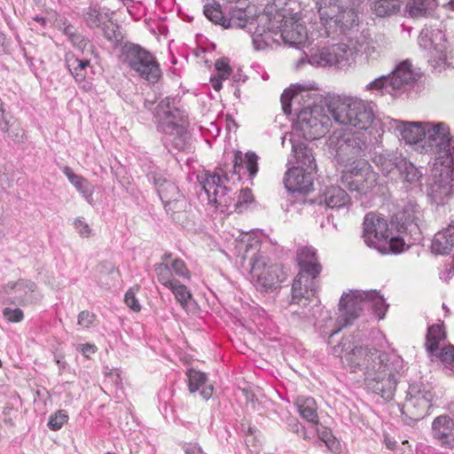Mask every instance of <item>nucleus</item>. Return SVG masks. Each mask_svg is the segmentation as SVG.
<instances>
[{"label": "nucleus", "instance_id": "f257e3e1", "mask_svg": "<svg viewBox=\"0 0 454 454\" xmlns=\"http://www.w3.org/2000/svg\"><path fill=\"white\" fill-rule=\"evenodd\" d=\"M332 117L335 122L366 130L375 120L374 104L356 97L332 99Z\"/></svg>", "mask_w": 454, "mask_h": 454}, {"label": "nucleus", "instance_id": "f03ea898", "mask_svg": "<svg viewBox=\"0 0 454 454\" xmlns=\"http://www.w3.org/2000/svg\"><path fill=\"white\" fill-rule=\"evenodd\" d=\"M155 116L159 128L165 134V144L172 145L178 151L186 150L191 145V135L184 123L183 114L176 106V99L167 97L155 108Z\"/></svg>", "mask_w": 454, "mask_h": 454}, {"label": "nucleus", "instance_id": "7ed1b4c3", "mask_svg": "<svg viewBox=\"0 0 454 454\" xmlns=\"http://www.w3.org/2000/svg\"><path fill=\"white\" fill-rule=\"evenodd\" d=\"M325 146L329 157L343 168L354 161L364 160L361 158L365 157L369 150L364 135L340 130L334 131L327 138Z\"/></svg>", "mask_w": 454, "mask_h": 454}, {"label": "nucleus", "instance_id": "20e7f679", "mask_svg": "<svg viewBox=\"0 0 454 454\" xmlns=\"http://www.w3.org/2000/svg\"><path fill=\"white\" fill-rule=\"evenodd\" d=\"M420 153L435 155L434 166H454V140L444 122H427Z\"/></svg>", "mask_w": 454, "mask_h": 454}, {"label": "nucleus", "instance_id": "39448f33", "mask_svg": "<svg viewBox=\"0 0 454 454\" xmlns=\"http://www.w3.org/2000/svg\"><path fill=\"white\" fill-rule=\"evenodd\" d=\"M300 271L293 282L294 299L313 297L318 288V277L322 266L317 257V250L313 247H302L297 254Z\"/></svg>", "mask_w": 454, "mask_h": 454}, {"label": "nucleus", "instance_id": "423d86ee", "mask_svg": "<svg viewBox=\"0 0 454 454\" xmlns=\"http://www.w3.org/2000/svg\"><path fill=\"white\" fill-rule=\"evenodd\" d=\"M363 238L364 243L382 254L399 253L403 250V237L394 236L386 219L374 214H366L364 219Z\"/></svg>", "mask_w": 454, "mask_h": 454}, {"label": "nucleus", "instance_id": "0eeeda50", "mask_svg": "<svg viewBox=\"0 0 454 454\" xmlns=\"http://www.w3.org/2000/svg\"><path fill=\"white\" fill-rule=\"evenodd\" d=\"M332 100L325 107L319 105L305 106L297 113L295 128L306 140L325 136L332 126Z\"/></svg>", "mask_w": 454, "mask_h": 454}, {"label": "nucleus", "instance_id": "6e6552de", "mask_svg": "<svg viewBox=\"0 0 454 454\" xmlns=\"http://www.w3.org/2000/svg\"><path fill=\"white\" fill-rule=\"evenodd\" d=\"M333 353L335 356L340 357L344 364H347L352 372L361 371L364 378L368 372L375 370V363L379 350L354 345L352 340L348 337L342 338L341 340L333 348Z\"/></svg>", "mask_w": 454, "mask_h": 454}, {"label": "nucleus", "instance_id": "1a4fd4ad", "mask_svg": "<svg viewBox=\"0 0 454 454\" xmlns=\"http://www.w3.org/2000/svg\"><path fill=\"white\" fill-rule=\"evenodd\" d=\"M360 47H362V44L359 43L353 46L340 43L325 47L312 53L309 57L301 58L296 62L295 67L300 68L305 63H309L313 67L343 68L350 65V60L354 54L360 50Z\"/></svg>", "mask_w": 454, "mask_h": 454}, {"label": "nucleus", "instance_id": "9d476101", "mask_svg": "<svg viewBox=\"0 0 454 454\" xmlns=\"http://www.w3.org/2000/svg\"><path fill=\"white\" fill-rule=\"evenodd\" d=\"M122 61L142 79L155 83L161 76L156 58L147 50L135 43H127L121 51Z\"/></svg>", "mask_w": 454, "mask_h": 454}, {"label": "nucleus", "instance_id": "9b49d317", "mask_svg": "<svg viewBox=\"0 0 454 454\" xmlns=\"http://www.w3.org/2000/svg\"><path fill=\"white\" fill-rule=\"evenodd\" d=\"M378 174L367 160H356L341 171L340 183L360 195L370 192L377 184Z\"/></svg>", "mask_w": 454, "mask_h": 454}, {"label": "nucleus", "instance_id": "f8f14e48", "mask_svg": "<svg viewBox=\"0 0 454 454\" xmlns=\"http://www.w3.org/2000/svg\"><path fill=\"white\" fill-rule=\"evenodd\" d=\"M422 210L419 204L412 200L403 201L400 210L392 217L391 223L399 233L408 238L410 243L419 242L422 239L420 222Z\"/></svg>", "mask_w": 454, "mask_h": 454}, {"label": "nucleus", "instance_id": "ddd939ff", "mask_svg": "<svg viewBox=\"0 0 454 454\" xmlns=\"http://www.w3.org/2000/svg\"><path fill=\"white\" fill-rule=\"evenodd\" d=\"M419 47L429 51L428 62L434 71L442 72L447 67L448 42L442 29L424 27L418 37Z\"/></svg>", "mask_w": 454, "mask_h": 454}, {"label": "nucleus", "instance_id": "4468645a", "mask_svg": "<svg viewBox=\"0 0 454 454\" xmlns=\"http://www.w3.org/2000/svg\"><path fill=\"white\" fill-rule=\"evenodd\" d=\"M146 178L155 187L167 213L173 215L185 210L187 201L179 188L171 180L157 171L148 172Z\"/></svg>", "mask_w": 454, "mask_h": 454}, {"label": "nucleus", "instance_id": "2eb2a0df", "mask_svg": "<svg viewBox=\"0 0 454 454\" xmlns=\"http://www.w3.org/2000/svg\"><path fill=\"white\" fill-rule=\"evenodd\" d=\"M403 0H375L371 4L372 12L380 18L396 14ZM437 6L436 0H410L406 5L409 15L412 18L425 17Z\"/></svg>", "mask_w": 454, "mask_h": 454}, {"label": "nucleus", "instance_id": "dca6fc26", "mask_svg": "<svg viewBox=\"0 0 454 454\" xmlns=\"http://www.w3.org/2000/svg\"><path fill=\"white\" fill-rule=\"evenodd\" d=\"M434 395L430 389L420 384L409 386L405 401L400 405L403 415L411 420L423 419L431 408Z\"/></svg>", "mask_w": 454, "mask_h": 454}, {"label": "nucleus", "instance_id": "f3484780", "mask_svg": "<svg viewBox=\"0 0 454 454\" xmlns=\"http://www.w3.org/2000/svg\"><path fill=\"white\" fill-rule=\"evenodd\" d=\"M454 166H433L427 184V195L436 204H442L451 193Z\"/></svg>", "mask_w": 454, "mask_h": 454}, {"label": "nucleus", "instance_id": "a211bd4d", "mask_svg": "<svg viewBox=\"0 0 454 454\" xmlns=\"http://www.w3.org/2000/svg\"><path fill=\"white\" fill-rule=\"evenodd\" d=\"M4 291L8 295L4 302L13 305H35L43 298L36 284L28 279L21 278L16 282H9L4 286Z\"/></svg>", "mask_w": 454, "mask_h": 454}, {"label": "nucleus", "instance_id": "6ab92c4d", "mask_svg": "<svg viewBox=\"0 0 454 454\" xmlns=\"http://www.w3.org/2000/svg\"><path fill=\"white\" fill-rule=\"evenodd\" d=\"M426 123L419 121H403L387 117L383 121V125L389 130L393 131L405 141L406 144L412 145L414 149L420 153V143L426 133Z\"/></svg>", "mask_w": 454, "mask_h": 454}, {"label": "nucleus", "instance_id": "aec40b11", "mask_svg": "<svg viewBox=\"0 0 454 454\" xmlns=\"http://www.w3.org/2000/svg\"><path fill=\"white\" fill-rule=\"evenodd\" d=\"M251 275L258 286L262 288L273 289L282 281V270L278 264L268 265L263 256H254L251 259Z\"/></svg>", "mask_w": 454, "mask_h": 454}, {"label": "nucleus", "instance_id": "412c9836", "mask_svg": "<svg viewBox=\"0 0 454 454\" xmlns=\"http://www.w3.org/2000/svg\"><path fill=\"white\" fill-rule=\"evenodd\" d=\"M365 294H367V291L358 290L342 294L339 303L340 315L338 318L342 326L350 325L367 306V295Z\"/></svg>", "mask_w": 454, "mask_h": 454}, {"label": "nucleus", "instance_id": "4be33fe9", "mask_svg": "<svg viewBox=\"0 0 454 454\" xmlns=\"http://www.w3.org/2000/svg\"><path fill=\"white\" fill-rule=\"evenodd\" d=\"M391 87L394 90V98H398L419 79V74L415 72L409 60L399 63L391 74H388Z\"/></svg>", "mask_w": 454, "mask_h": 454}, {"label": "nucleus", "instance_id": "5701e85b", "mask_svg": "<svg viewBox=\"0 0 454 454\" xmlns=\"http://www.w3.org/2000/svg\"><path fill=\"white\" fill-rule=\"evenodd\" d=\"M352 7L342 8L337 17L325 27V33L327 36L334 35L335 34H348L356 27H358V15L355 11L364 0H349Z\"/></svg>", "mask_w": 454, "mask_h": 454}, {"label": "nucleus", "instance_id": "b1692460", "mask_svg": "<svg viewBox=\"0 0 454 454\" xmlns=\"http://www.w3.org/2000/svg\"><path fill=\"white\" fill-rule=\"evenodd\" d=\"M399 380L389 378L386 373L376 372V369L364 378L366 388L380 395L384 401H391L396 391V387Z\"/></svg>", "mask_w": 454, "mask_h": 454}, {"label": "nucleus", "instance_id": "393cba45", "mask_svg": "<svg viewBox=\"0 0 454 454\" xmlns=\"http://www.w3.org/2000/svg\"><path fill=\"white\" fill-rule=\"evenodd\" d=\"M284 184L288 192L308 193L313 186L311 172L301 167H292L286 172Z\"/></svg>", "mask_w": 454, "mask_h": 454}, {"label": "nucleus", "instance_id": "a878e982", "mask_svg": "<svg viewBox=\"0 0 454 454\" xmlns=\"http://www.w3.org/2000/svg\"><path fill=\"white\" fill-rule=\"evenodd\" d=\"M376 372H381L382 374L395 380H400L405 371V365L403 358L396 353L382 352L379 350L375 363Z\"/></svg>", "mask_w": 454, "mask_h": 454}, {"label": "nucleus", "instance_id": "bb28decb", "mask_svg": "<svg viewBox=\"0 0 454 454\" xmlns=\"http://www.w3.org/2000/svg\"><path fill=\"white\" fill-rule=\"evenodd\" d=\"M279 38L286 44L293 47L303 46L308 40V32L306 27L297 20L289 19L280 27Z\"/></svg>", "mask_w": 454, "mask_h": 454}, {"label": "nucleus", "instance_id": "cd10ccee", "mask_svg": "<svg viewBox=\"0 0 454 454\" xmlns=\"http://www.w3.org/2000/svg\"><path fill=\"white\" fill-rule=\"evenodd\" d=\"M280 28L274 27L271 20H267L263 25H258L252 35L255 50H263L279 41Z\"/></svg>", "mask_w": 454, "mask_h": 454}, {"label": "nucleus", "instance_id": "c85d7f7f", "mask_svg": "<svg viewBox=\"0 0 454 454\" xmlns=\"http://www.w3.org/2000/svg\"><path fill=\"white\" fill-rule=\"evenodd\" d=\"M323 200L326 207L335 210L348 209L351 205V199L348 192L340 186L327 187L323 194Z\"/></svg>", "mask_w": 454, "mask_h": 454}, {"label": "nucleus", "instance_id": "c756f323", "mask_svg": "<svg viewBox=\"0 0 454 454\" xmlns=\"http://www.w3.org/2000/svg\"><path fill=\"white\" fill-rule=\"evenodd\" d=\"M432 432L434 437L442 441V444L454 447V420L449 416H439L434 419Z\"/></svg>", "mask_w": 454, "mask_h": 454}, {"label": "nucleus", "instance_id": "7c9ffc66", "mask_svg": "<svg viewBox=\"0 0 454 454\" xmlns=\"http://www.w3.org/2000/svg\"><path fill=\"white\" fill-rule=\"evenodd\" d=\"M244 2H238L235 6L230 7L226 13V19L222 23L224 28H242L249 22L251 11L248 6H244Z\"/></svg>", "mask_w": 454, "mask_h": 454}, {"label": "nucleus", "instance_id": "2f4dec72", "mask_svg": "<svg viewBox=\"0 0 454 454\" xmlns=\"http://www.w3.org/2000/svg\"><path fill=\"white\" fill-rule=\"evenodd\" d=\"M405 157L402 153L394 151H383L376 153L372 157V161L381 170L384 176H387L394 169H399Z\"/></svg>", "mask_w": 454, "mask_h": 454}, {"label": "nucleus", "instance_id": "473e14b6", "mask_svg": "<svg viewBox=\"0 0 454 454\" xmlns=\"http://www.w3.org/2000/svg\"><path fill=\"white\" fill-rule=\"evenodd\" d=\"M232 163L231 172L234 175H241L244 168L251 178L254 177L258 172V156L254 152H247L244 157L241 152H235Z\"/></svg>", "mask_w": 454, "mask_h": 454}, {"label": "nucleus", "instance_id": "72a5a7b5", "mask_svg": "<svg viewBox=\"0 0 454 454\" xmlns=\"http://www.w3.org/2000/svg\"><path fill=\"white\" fill-rule=\"evenodd\" d=\"M316 294L307 299L302 297L301 299H294V295L292 294V301L289 305L291 318L293 321H301V322H309L310 323L314 317V312L312 311L311 307H308L307 301L312 302L314 301V298Z\"/></svg>", "mask_w": 454, "mask_h": 454}, {"label": "nucleus", "instance_id": "f704fd0d", "mask_svg": "<svg viewBox=\"0 0 454 454\" xmlns=\"http://www.w3.org/2000/svg\"><path fill=\"white\" fill-rule=\"evenodd\" d=\"M322 25L325 27L344 7L341 0H314Z\"/></svg>", "mask_w": 454, "mask_h": 454}, {"label": "nucleus", "instance_id": "c9c22d12", "mask_svg": "<svg viewBox=\"0 0 454 454\" xmlns=\"http://www.w3.org/2000/svg\"><path fill=\"white\" fill-rule=\"evenodd\" d=\"M294 405L303 419L313 425H318L317 404L314 398L303 395L298 396L294 401Z\"/></svg>", "mask_w": 454, "mask_h": 454}, {"label": "nucleus", "instance_id": "e433bc0d", "mask_svg": "<svg viewBox=\"0 0 454 454\" xmlns=\"http://www.w3.org/2000/svg\"><path fill=\"white\" fill-rule=\"evenodd\" d=\"M63 173L67 176L69 182L82 195L86 201L91 205L93 202V185L84 177L74 174L69 167H65L63 168Z\"/></svg>", "mask_w": 454, "mask_h": 454}, {"label": "nucleus", "instance_id": "4c0bfd02", "mask_svg": "<svg viewBox=\"0 0 454 454\" xmlns=\"http://www.w3.org/2000/svg\"><path fill=\"white\" fill-rule=\"evenodd\" d=\"M66 67L69 70L75 82H82L86 79L87 69L90 67V62L88 59H80L73 53H67L65 56Z\"/></svg>", "mask_w": 454, "mask_h": 454}, {"label": "nucleus", "instance_id": "58836bf2", "mask_svg": "<svg viewBox=\"0 0 454 454\" xmlns=\"http://www.w3.org/2000/svg\"><path fill=\"white\" fill-rule=\"evenodd\" d=\"M292 148L298 163L297 167H301L302 168H306V170L309 172L316 170L317 163L312 149L309 148L303 143H299L297 145L293 144Z\"/></svg>", "mask_w": 454, "mask_h": 454}, {"label": "nucleus", "instance_id": "ea45409f", "mask_svg": "<svg viewBox=\"0 0 454 454\" xmlns=\"http://www.w3.org/2000/svg\"><path fill=\"white\" fill-rule=\"evenodd\" d=\"M446 338L443 325H433L428 326L426 336V349L430 356H438L439 343Z\"/></svg>", "mask_w": 454, "mask_h": 454}, {"label": "nucleus", "instance_id": "a19ab883", "mask_svg": "<svg viewBox=\"0 0 454 454\" xmlns=\"http://www.w3.org/2000/svg\"><path fill=\"white\" fill-rule=\"evenodd\" d=\"M198 178L207 195V199L212 196L213 191L216 189L219 184H225L229 181L226 172L222 168H220V172L210 173L207 171Z\"/></svg>", "mask_w": 454, "mask_h": 454}, {"label": "nucleus", "instance_id": "79ce46f5", "mask_svg": "<svg viewBox=\"0 0 454 454\" xmlns=\"http://www.w3.org/2000/svg\"><path fill=\"white\" fill-rule=\"evenodd\" d=\"M398 171L403 182L408 183L410 184H415L419 183L423 176L422 172L406 158L403 161Z\"/></svg>", "mask_w": 454, "mask_h": 454}, {"label": "nucleus", "instance_id": "37998d69", "mask_svg": "<svg viewBox=\"0 0 454 454\" xmlns=\"http://www.w3.org/2000/svg\"><path fill=\"white\" fill-rule=\"evenodd\" d=\"M365 90L375 92L380 96L388 94L394 98V90L391 87L388 75H381L374 79L365 86Z\"/></svg>", "mask_w": 454, "mask_h": 454}, {"label": "nucleus", "instance_id": "c03bdc74", "mask_svg": "<svg viewBox=\"0 0 454 454\" xmlns=\"http://www.w3.org/2000/svg\"><path fill=\"white\" fill-rule=\"evenodd\" d=\"M153 270L156 274L157 280L168 289L174 285L175 278L168 263L160 262L153 265Z\"/></svg>", "mask_w": 454, "mask_h": 454}, {"label": "nucleus", "instance_id": "a18cd8bd", "mask_svg": "<svg viewBox=\"0 0 454 454\" xmlns=\"http://www.w3.org/2000/svg\"><path fill=\"white\" fill-rule=\"evenodd\" d=\"M203 13L210 21L221 26L226 19V11H223L220 4L215 1L206 4Z\"/></svg>", "mask_w": 454, "mask_h": 454}, {"label": "nucleus", "instance_id": "49530a36", "mask_svg": "<svg viewBox=\"0 0 454 454\" xmlns=\"http://www.w3.org/2000/svg\"><path fill=\"white\" fill-rule=\"evenodd\" d=\"M168 289L172 292L181 307L186 309L192 298V294L188 287L177 280Z\"/></svg>", "mask_w": 454, "mask_h": 454}, {"label": "nucleus", "instance_id": "de8ad7c7", "mask_svg": "<svg viewBox=\"0 0 454 454\" xmlns=\"http://www.w3.org/2000/svg\"><path fill=\"white\" fill-rule=\"evenodd\" d=\"M104 36L115 45L120 44L123 40L122 33L117 23L114 22L110 18L101 27Z\"/></svg>", "mask_w": 454, "mask_h": 454}, {"label": "nucleus", "instance_id": "09e8293b", "mask_svg": "<svg viewBox=\"0 0 454 454\" xmlns=\"http://www.w3.org/2000/svg\"><path fill=\"white\" fill-rule=\"evenodd\" d=\"M367 306H371L380 318H383L387 305L381 295L374 290L367 291Z\"/></svg>", "mask_w": 454, "mask_h": 454}, {"label": "nucleus", "instance_id": "8fccbe9b", "mask_svg": "<svg viewBox=\"0 0 454 454\" xmlns=\"http://www.w3.org/2000/svg\"><path fill=\"white\" fill-rule=\"evenodd\" d=\"M229 189L225 184H219L216 189L212 192V196H209L208 200L218 204L219 206H229L232 200L231 197L228 195Z\"/></svg>", "mask_w": 454, "mask_h": 454}, {"label": "nucleus", "instance_id": "3c124183", "mask_svg": "<svg viewBox=\"0 0 454 454\" xmlns=\"http://www.w3.org/2000/svg\"><path fill=\"white\" fill-rule=\"evenodd\" d=\"M187 377L189 381V390L191 393L196 392L207 382V375L195 369L188 370Z\"/></svg>", "mask_w": 454, "mask_h": 454}, {"label": "nucleus", "instance_id": "603ef678", "mask_svg": "<svg viewBox=\"0 0 454 454\" xmlns=\"http://www.w3.org/2000/svg\"><path fill=\"white\" fill-rule=\"evenodd\" d=\"M109 19L107 13H101L96 8H90L87 12L86 16V24L93 28V27H100L105 24V22Z\"/></svg>", "mask_w": 454, "mask_h": 454}, {"label": "nucleus", "instance_id": "864d4df0", "mask_svg": "<svg viewBox=\"0 0 454 454\" xmlns=\"http://www.w3.org/2000/svg\"><path fill=\"white\" fill-rule=\"evenodd\" d=\"M300 94L294 91L292 88L286 89L281 95V105L283 111L286 114H290L292 112L291 102L299 101Z\"/></svg>", "mask_w": 454, "mask_h": 454}, {"label": "nucleus", "instance_id": "5fc2aeb1", "mask_svg": "<svg viewBox=\"0 0 454 454\" xmlns=\"http://www.w3.org/2000/svg\"><path fill=\"white\" fill-rule=\"evenodd\" d=\"M68 420L67 412L64 410H59L54 414L51 415L48 421V427L51 430L60 429L65 423Z\"/></svg>", "mask_w": 454, "mask_h": 454}, {"label": "nucleus", "instance_id": "6e6d98bb", "mask_svg": "<svg viewBox=\"0 0 454 454\" xmlns=\"http://www.w3.org/2000/svg\"><path fill=\"white\" fill-rule=\"evenodd\" d=\"M169 267L172 270V273L176 274L179 278H182L187 279V280L191 279V273H190L189 270L187 269L185 262L183 260H181L179 258H175L170 262Z\"/></svg>", "mask_w": 454, "mask_h": 454}, {"label": "nucleus", "instance_id": "4d7b16f0", "mask_svg": "<svg viewBox=\"0 0 454 454\" xmlns=\"http://www.w3.org/2000/svg\"><path fill=\"white\" fill-rule=\"evenodd\" d=\"M253 201V194L250 189L247 188L240 191L235 207L239 212H242L249 203Z\"/></svg>", "mask_w": 454, "mask_h": 454}, {"label": "nucleus", "instance_id": "13d9d810", "mask_svg": "<svg viewBox=\"0 0 454 454\" xmlns=\"http://www.w3.org/2000/svg\"><path fill=\"white\" fill-rule=\"evenodd\" d=\"M3 316L8 322L11 323H19L21 322L24 318V313L22 309L19 308H4L3 310Z\"/></svg>", "mask_w": 454, "mask_h": 454}, {"label": "nucleus", "instance_id": "bf43d9fd", "mask_svg": "<svg viewBox=\"0 0 454 454\" xmlns=\"http://www.w3.org/2000/svg\"><path fill=\"white\" fill-rule=\"evenodd\" d=\"M97 271L101 276L99 278L98 283H101L102 285H107V283L103 282L102 277L114 274L115 272V266L109 261H103L97 266Z\"/></svg>", "mask_w": 454, "mask_h": 454}, {"label": "nucleus", "instance_id": "052dcab7", "mask_svg": "<svg viewBox=\"0 0 454 454\" xmlns=\"http://www.w3.org/2000/svg\"><path fill=\"white\" fill-rule=\"evenodd\" d=\"M318 438L325 443L329 449H333V445L336 444V440L333 437L332 432L326 427L317 428Z\"/></svg>", "mask_w": 454, "mask_h": 454}, {"label": "nucleus", "instance_id": "680f3d73", "mask_svg": "<svg viewBox=\"0 0 454 454\" xmlns=\"http://www.w3.org/2000/svg\"><path fill=\"white\" fill-rule=\"evenodd\" d=\"M95 320L96 316L93 313L89 310H82L78 314L77 324L82 328H89L93 325Z\"/></svg>", "mask_w": 454, "mask_h": 454}, {"label": "nucleus", "instance_id": "e2e57ef3", "mask_svg": "<svg viewBox=\"0 0 454 454\" xmlns=\"http://www.w3.org/2000/svg\"><path fill=\"white\" fill-rule=\"evenodd\" d=\"M438 356L443 363L448 364L454 370V346L442 348Z\"/></svg>", "mask_w": 454, "mask_h": 454}, {"label": "nucleus", "instance_id": "0e129e2a", "mask_svg": "<svg viewBox=\"0 0 454 454\" xmlns=\"http://www.w3.org/2000/svg\"><path fill=\"white\" fill-rule=\"evenodd\" d=\"M8 137L14 142H20L24 137V130L20 128L19 124L12 121L9 127V130L5 132Z\"/></svg>", "mask_w": 454, "mask_h": 454}, {"label": "nucleus", "instance_id": "69168bd1", "mask_svg": "<svg viewBox=\"0 0 454 454\" xmlns=\"http://www.w3.org/2000/svg\"><path fill=\"white\" fill-rule=\"evenodd\" d=\"M124 301L126 305L130 308L133 311L138 312L141 309V306L135 296V293L132 289H129L125 294Z\"/></svg>", "mask_w": 454, "mask_h": 454}, {"label": "nucleus", "instance_id": "338daca9", "mask_svg": "<svg viewBox=\"0 0 454 454\" xmlns=\"http://www.w3.org/2000/svg\"><path fill=\"white\" fill-rule=\"evenodd\" d=\"M74 228L80 236L83 238H89L91 234V229L89 224L83 221L82 218L78 217L74 222Z\"/></svg>", "mask_w": 454, "mask_h": 454}, {"label": "nucleus", "instance_id": "774afa93", "mask_svg": "<svg viewBox=\"0 0 454 454\" xmlns=\"http://www.w3.org/2000/svg\"><path fill=\"white\" fill-rule=\"evenodd\" d=\"M215 67L218 72V75L222 78H229L231 69L229 66V63L225 59H218L215 64Z\"/></svg>", "mask_w": 454, "mask_h": 454}]
</instances>
